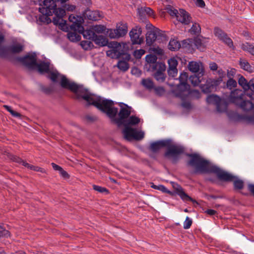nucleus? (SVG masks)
Here are the masks:
<instances>
[{"label":"nucleus","mask_w":254,"mask_h":254,"mask_svg":"<svg viewBox=\"0 0 254 254\" xmlns=\"http://www.w3.org/2000/svg\"><path fill=\"white\" fill-rule=\"evenodd\" d=\"M93 41L96 45L100 47L107 46L108 43V39L102 35H97L96 34Z\"/></svg>","instance_id":"23"},{"label":"nucleus","mask_w":254,"mask_h":254,"mask_svg":"<svg viewBox=\"0 0 254 254\" xmlns=\"http://www.w3.org/2000/svg\"><path fill=\"white\" fill-rule=\"evenodd\" d=\"M42 15H41L39 17V20L42 22L49 23L51 22V19L49 17L50 15L45 14L42 12H40Z\"/></svg>","instance_id":"37"},{"label":"nucleus","mask_w":254,"mask_h":254,"mask_svg":"<svg viewBox=\"0 0 254 254\" xmlns=\"http://www.w3.org/2000/svg\"><path fill=\"white\" fill-rule=\"evenodd\" d=\"M121 110L119 113V122L124 123V119H127L130 114V108L123 103H120Z\"/></svg>","instance_id":"18"},{"label":"nucleus","mask_w":254,"mask_h":254,"mask_svg":"<svg viewBox=\"0 0 254 254\" xmlns=\"http://www.w3.org/2000/svg\"><path fill=\"white\" fill-rule=\"evenodd\" d=\"M168 73L170 77H175L177 75L178 70L177 68H168Z\"/></svg>","instance_id":"48"},{"label":"nucleus","mask_w":254,"mask_h":254,"mask_svg":"<svg viewBox=\"0 0 254 254\" xmlns=\"http://www.w3.org/2000/svg\"><path fill=\"white\" fill-rule=\"evenodd\" d=\"M241 48L245 51L248 52L251 54L254 55V46L246 43L242 44Z\"/></svg>","instance_id":"31"},{"label":"nucleus","mask_w":254,"mask_h":254,"mask_svg":"<svg viewBox=\"0 0 254 254\" xmlns=\"http://www.w3.org/2000/svg\"><path fill=\"white\" fill-rule=\"evenodd\" d=\"M190 80L193 86H197L200 83L201 79H200L197 76L192 75L190 76Z\"/></svg>","instance_id":"39"},{"label":"nucleus","mask_w":254,"mask_h":254,"mask_svg":"<svg viewBox=\"0 0 254 254\" xmlns=\"http://www.w3.org/2000/svg\"><path fill=\"white\" fill-rule=\"evenodd\" d=\"M141 84L145 88L148 90H151L154 88L153 82L149 78L142 79Z\"/></svg>","instance_id":"30"},{"label":"nucleus","mask_w":254,"mask_h":254,"mask_svg":"<svg viewBox=\"0 0 254 254\" xmlns=\"http://www.w3.org/2000/svg\"><path fill=\"white\" fill-rule=\"evenodd\" d=\"M188 92H184L182 91V95L179 96L182 98H184L185 96L190 95L194 98H198L200 97V93L197 90L190 91L189 87L188 88Z\"/></svg>","instance_id":"27"},{"label":"nucleus","mask_w":254,"mask_h":254,"mask_svg":"<svg viewBox=\"0 0 254 254\" xmlns=\"http://www.w3.org/2000/svg\"><path fill=\"white\" fill-rule=\"evenodd\" d=\"M192 224V220L189 217H187L185 221L184 222V228L188 229L190 228Z\"/></svg>","instance_id":"46"},{"label":"nucleus","mask_w":254,"mask_h":254,"mask_svg":"<svg viewBox=\"0 0 254 254\" xmlns=\"http://www.w3.org/2000/svg\"><path fill=\"white\" fill-rule=\"evenodd\" d=\"M91 43L88 41H82L81 42V46L85 50H87L90 47Z\"/></svg>","instance_id":"54"},{"label":"nucleus","mask_w":254,"mask_h":254,"mask_svg":"<svg viewBox=\"0 0 254 254\" xmlns=\"http://www.w3.org/2000/svg\"><path fill=\"white\" fill-rule=\"evenodd\" d=\"M214 34L220 40H222L230 47L233 46V42L232 40L230 38L228 37L227 35L221 29L218 28H215L214 29Z\"/></svg>","instance_id":"17"},{"label":"nucleus","mask_w":254,"mask_h":254,"mask_svg":"<svg viewBox=\"0 0 254 254\" xmlns=\"http://www.w3.org/2000/svg\"><path fill=\"white\" fill-rule=\"evenodd\" d=\"M79 33L82 34L83 37L87 39L92 40L93 41L94 38L96 35V34L93 31L92 28L90 29H87L86 30H84V28L83 27V30L82 31H77Z\"/></svg>","instance_id":"25"},{"label":"nucleus","mask_w":254,"mask_h":254,"mask_svg":"<svg viewBox=\"0 0 254 254\" xmlns=\"http://www.w3.org/2000/svg\"><path fill=\"white\" fill-rule=\"evenodd\" d=\"M10 236L9 232L2 228H0V238L2 237H8Z\"/></svg>","instance_id":"50"},{"label":"nucleus","mask_w":254,"mask_h":254,"mask_svg":"<svg viewBox=\"0 0 254 254\" xmlns=\"http://www.w3.org/2000/svg\"><path fill=\"white\" fill-rule=\"evenodd\" d=\"M212 170L213 173H215L217 175L218 178L221 180L225 181H231L233 180L234 178V176H233L232 175L223 170H221L217 167H214Z\"/></svg>","instance_id":"15"},{"label":"nucleus","mask_w":254,"mask_h":254,"mask_svg":"<svg viewBox=\"0 0 254 254\" xmlns=\"http://www.w3.org/2000/svg\"><path fill=\"white\" fill-rule=\"evenodd\" d=\"M93 189L96 190V191H98L99 192H107L108 190H107V189L105 188H103V187H100V186H95L94 185L93 186Z\"/></svg>","instance_id":"55"},{"label":"nucleus","mask_w":254,"mask_h":254,"mask_svg":"<svg viewBox=\"0 0 254 254\" xmlns=\"http://www.w3.org/2000/svg\"><path fill=\"white\" fill-rule=\"evenodd\" d=\"M91 28L95 33H104L106 30L105 27L102 25H96L95 26H93Z\"/></svg>","instance_id":"36"},{"label":"nucleus","mask_w":254,"mask_h":254,"mask_svg":"<svg viewBox=\"0 0 254 254\" xmlns=\"http://www.w3.org/2000/svg\"><path fill=\"white\" fill-rule=\"evenodd\" d=\"M173 187L176 189L179 195L184 201H194L184 191L181 187L177 184H175Z\"/></svg>","instance_id":"22"},{"label":"nucleus","mask_w":254,"mask_h":254,"mask_svg":"<svg viewBox=\"0 0 254 254\" xmlns=\"http://www.w3.org/2000/svg\"><path fill=\"white\" fill-rule=\"evenodd\" d=\"M118 67L120 69L125 71L128 69L129 65L126 61H120L118 64Z\"/></svg>","instance_id":"33"},{"label":"nucleus","mask_w":254,"mask_h":254,"mask_svg":"<svg viewBox=\"0 0 254 254\" xmlns=\"http://www.w3.org/2000/svg\"><path fill=\"white\" fill-rule=\"evenodd\" d=\"M196 4L200 7H203L205 6V3L203 0H196Z\"/></svg>","instance_id":"60"},{"label":"nucleus","mask_w":254,"mask_h":254,"mask_svg":"<svg viewBox=\"0 0 254 254\" xmlns=\"http://www.w3.org/2000/svg\"><path fill=\"white\" fill-rule=\"evenodd\" d=\"M177 20L182 23L188 24L190 20L189 13L183 9H180L177 15Z\"/></svg>","instance_id":"20"},{"label":"nucleus","mask_w":254,"mask_h":254,"mask_svg":"<svg viewBox=\"0 0 254 254\" xmlns=\"http://www.w3.org/2000/svg\"><path fill=\"white\" fill-rule=\"evenodd\" d=\"M237 85V82L233 78H229L227 82V86L230 89H232Z\"/></svg>","instance_id":"45"},{"label":"nucleus","mask_w":254,"mask_h":254,"mask_svg":"<svg viewBox=\"0 0 254 254\" xmlns=\"http://www.w3.org/2000/svg\"><path fill=\"white\" fill-rule=\"evenodd\" d=\"M38 71L41 73H49V77L54 82H60L63 88L75 92L78 98H82L88 105H93L98 109L105 113L110 118H114L118 112V109L114 107L112 101L105 99L100 96L89 92L82 87L70 82L65 76L60 74L57 71H50L49 64L41 63L35 65Z\"/></svg>","instance_id":"1"},{"label":"nucleus","mask_w":254,"mask_h":254,"mask_svg":"<svg viewBox=\"0 0 254 254\" xmlns=\"http://www.w3.org/2000/svg\"><path fill=\"white\" fill-rule=\"evenodd\" d=\"M10 113L11 114V115H12L14 117H20V115L19 113L13 111V110H12L11 111H10Z\"/></svg>","instance_id":"64"},{"label":"nucleus","mask_w":254,"mask_h":254,"mask_svg":"<svg viewBox=\"0 0 254 254\" xmlns=\"http://www.w3.org/2000/svg\"><path fill=\"white\" fill-rule=\"evenodd\" d=\"M188 77V75L186 72L181 73L179 76L180 83L177 86L176 89L174 91L177 96H181L182 91L188 92V88L189 87V85L186 83Z\"/></svg>","instance_id":"10"},{"label":"nucleus","mask_w":254,"mask_h":254,"mask_svg":"<svg viewBox=\"0 0 254 254\" xmlns=\"http://www.w3.org/2000/svg\"><path fill=\"white\" fill-rule=\"evenodd\" d=\"M68 19L69 21L72 22L70 25V28L75 31H82L83 30V26L82 24L83 22V19L82 17L71 14L69 16Z\"/></svg>","instance_id":"12"},{"label":"nucleus","mask_w":254,"mask_h":254,"mask_svg":"<svg viewBox=\"0 0 254 254\" xmlns=\"http://www.w3.org/2000/svg\"><path fill=\"white\" fill-rule=\"evenodd\" d=\"M206 100L209 104L215 105L218 112L223 113L226 111L227 103L225 99H221L215 95H211L207 97Z\"/></svg>","instance_id":"8"},{"label":"nucleus","mask_w":254,"mask_h":254,"mask_svg":"<svg viewBox=\"0 0 254 254\" xmlns=\"http://www.w3.org/2000/svg\"><path fill=\"white\" fill-rule=\"evenodd\" d=\"M127 32V26L126 23L122 22L117 24L116 28L115 29H108L107 34L111 39H116L125 35Z\"/></svg>","instance_id":"6"},{"label":"nucleus","mask_w":254,"mask_h":254,"mask_svg":"<svg viewBox=\"0 0 254 254\" xmlns=\"http://www.w3.org/2000/svg\"><path fill=\"white\" fill-rule=\"evenodd\" d=\"M168 11L171 16H175L176 17V18H177V15L178 14L179 12L177 9H175L173 8H168Z\"/></svg>","instance_id":"53"},{"label":"nucleus","mask_w":254,"mask_h":254,"mask_svg":"<svg viewBox=\"0 0 254 254\" xmlns=\"http://www.w3.org/2000/svg\"><path fill=\"white\" fill-rule=\"evenodd\" d=\"M10 50L12 53H18L23 50V46L20 44H16L12 46L10 48Z\"/></svg>","instance_id":"40"},{"label":"nucleus","mask_w":254,"mask_h":254,"mask_svg":"<svg viewBox=\"0 0 254 254\" xmlns=\"http://www.w3.org/2000/svg\"><path fill=\"white\" fill-rule=\"evenodd\" d=\"M60 173L61 175L64 178H68L69 177L67 172L64 171L63 169L61 170Z\"/></svg>","instance_id":"61"},{"label":"nucleus","mask_w":254,"mask_h":254,"mask_svg":"<svg viewBox=\"0 0 254 254\" xmlns=\"http://www.w3.org/2000/svg\"><path fill=\"white\" fill-rule=\"evenodd\" d=\"M157 190H160L163 192H168L167 191V189L164 186L162 185L158 186Z\"/></svg>","instance_id":"62"},{"label":"nucleus","mask_w":254,"mask_h":254,"mask_svg":"<svg viewBox=\"0 0 254 254\" xmlns=\"http://www.w3.org/2000/svg\"><path fill=\"white\" fill-rule=\"evenodd\" d=\"M202 67V64L200 62H190L188 64V68L192 72H197Z\"/></svg>","instance_id":"24"},{"label":"nucleus","mask_w":254,"mask_h":254,"mask_svg":"<svg viewBox=\"0 0 254 254\" xmlns=\"http://www.w3.org/2000/svg\"><path fill=\"white\" fill-rule=\"evenodd\" d=\"M167 149L165 156L173 162H176L179 158V156L183 152V148L175 144H171L169 141V144L167 147Z\"/></svg>","instance_id":"5"},{"label":"nucleus","mask_w":254,"mask_h":254,"mask_svg":"<svg viewBox=\"0 0 254 254\" xmlns=\"http://www.w3.org/2000/svg\"><path fill=\"white\" fill-rule=\"evenodd\" d=\"M169 144V140H159L151 143L149 148L152 152L155 153L164 147H167Z\"/></svg>","instance_id":"16"},{"label":"nucleus","mask_w":254,"mask_h":254,"mask_svg":"<svg viewBox=\"0 0 254 254\" xmlns=\"http://www.w3.org/2000/svg\"><path fill=\"white\" fill-rule=\"evenodd\" d=\"M248 187L249 190L254 195V185H253V184H249Z\"/></svg>","instance_id":"63"},{"label":"nucleus","mask_w":254,"mask_h":254,"mask_svg":"<svg viewBox=\"0 0 254 254\" xmlns=\"http://www.w3.org/2000/svg\"><path fill=\"white\" fill-rule=\"evenodd\" d=\"M60 0H44L43 2V5L39 8L40 12L44 13L51 14L52 12V9L54 7H56V2L59 1Z\"/></svg>","instance_id":"14"},{"label":"nucleus","mask_w":254,"mask_h":254,"mask_svg":"<svg viewBox=\"0 0 254 254\" xmlns=\"http://www.w3.org/2000/svg\"><path fill=\"white\" fill-rule=\"evenodd\" d=\"M138 12L140 15L141 13L142 14L144 13H146L147 14L149 15H151L153 13L152 10L149 7H141L140 9H138Z\"/></svg>","instance_id":"42"},{"label":"nucleus","mask_w":254,"mask_h":254,"mask_svg":"<svg viewBox=\"0 0 254 254\" xmlns=\"http://www.w3.org/2000/svg\"><path fill=\"white\" fill-rule=\"evenodd\" d=\"M201 30L200 25L197 23H194L190 29V32L193 34H198Z\"/></svg>","instance_id":"34"},{"label":"nucleus","mask_w":254,"mask_h":254,"mask_svg":"<svg viewBox=\"0 0 254 254\" xmlns=\"http://www.w3.org/2000/svg\"><path fill=\"white\" fill-rule=\"evenodd\" d=\"M84 16L85 18H87L89 20L96 21L100 19L102 15L98 11H91L87 9L85 11Z\"/></svg>","instance_id":"21"},{"label":"nucleus","mask_w":254,"mask_h":254,"mask_svg":"<svg viewBox=\"0 0 254 254\" xmlns=\"http://www.w3.org/2000/svg\"><path fill=\"white\" fill-rule=\"evenodd\" d=\"M232 181L234 182V185L235 189H241L243 188L244 185V183L243 181L236 178L234 176L233 180H232Z\"/></svg>","instance_id":"35"},{"label":"nucleus","mask_w":254,"mask_h":254,"mask_svg":"<svg viewBox=\"0 0 254 254\" xmlns=\"http://www.w3.org/2000/svg\"><path fill=\"white\" fill-rule=\"evenodd\" d=\"M236 73V70L234 68H230L227 70V76L229 78H233Z\"/></svg>","instance_id":"52"},{"label":"nucleus","mask_w":254,"mask_h":254,"mask_svg":"<svg viewBox=\"0 0 254 254\" xmlns=\"http://www.w3.org/2000/svg\"><path fill=\"white\" fill-rule=\"evenodd\" d=\"M169 68H177L178 61L175 58H172L168 61Z\"/></svg>","instance_id":"41"},{"label":"nucleus","mask_w":254,"mask_h":254,"mask_svg":"<svg viewBox=\"0 0 254 254\" xmlns=\"http://www.w3.org/2000/svg\"><path fill=\"white\" fill-rule=\"evenodd\" d=\"M205 213L209 215L212 216L216 214V211L213 209H207L205 211Z\"/></svg>","instance_id":"58"},{"label":"nucleus","mask_w":254,"mask_h":254,"mask_svg":"<svg viewBox=\"0 0 254 254\" xmlns=\"http://www.w3.org/2000/svg\"><path fill=\"white\" fill-rule=\"evenodd\" d=\"M146 61L148 63L154 64L157 61V57L155 55H149L146 56Z\"/></svg>","instance_id":"44"},{"label":"nucleus","mask_w":254,"mask_h":254,"mask_svg":"<svg viewBox=\"0 0 254 254\" xmlns=\"http://www.w3.org/2000/svg\"><path fill=\"white\" fill-rule=\"evenodd\" d=\"M246 94L241 90L236 89L232 91L229 97V101L239 106L244 110L249 111L254 109V104L250 101L245 100ZM254 123V116L251 119Z\"/></svg>","instance_id":"3"},{"label":"nucleus","mask_w":254,"mask_h":254,"mask_svg":"<svg viewBox=\"0 0 254 254\" xmlns=\"http://www.w3.org/2000/svg\"><path fill=\"white\" fill-rule=\"evenodd\" d=\"M200 88L202 90V91L205 93H207L211 91L210 88L211 86H209L207 84H204L200 86Z\"/></svg>","instance_id":"51"},{"label":"nucleus","mask_w":254,"mask_h":254,"mask_svg":"<svg viewBox=\"0 0 254 254\" xmlns=\"http://www.w3.org/2000/svg\"><path fill=\"white\" fill-rule=\"evenodd\" d=\"M154 90L155 93L160 96L163 95L165 92L164 88L162 87H156L154 88Z\"/></svg>","instance_id":"49"},{"label":"nucleus","mask_w":254,"mask_h":254,"mask_svg":"<svg viewBox=\"0 0 254 254\" xmlns=\"http://www.w3.org/2000/svg\"><path fill=\"white\" fill-rule=\"evenodd\" d=\"M145 53V51L143 49L137 50L133 52L134 56L137 59H140Z\"/></svg>","instance_id":"47"},{"label":"nucleus","mask_w":254,"mask_h":254,"mask_svg":"<svg viewBox=\"0 0 254 254\" xmlns=\"http://www.w3.org/2000/svg\"><path fill=\"white\" fill-rule=\"evenodd\" d=\"M160 37H161L163 41H167L166 36L162 34L158 29L148 31L146 34V44L149 46L151 45L156 40H158Z\"/></svg>","instance_id":"11"},{"label":"nucleus","mask_w":254,"mask_h":254,"mask_svg":"<svg viewBox=\"0 0 254 254\" xmlns=\"http://www.w3.org/2000/svg\"><path fill=\"white\" fill-rule=\"evenodd\" d=\"M154 77L159 82H163L165 79L164 73L160 71H157L154 74Z\"/></svg>","instance_id":"38"},{"label":"nucleus","mask_w":254,"mask_h":254,"mask_svg":"<svg viewBox=\"0 0 254 254\" xmlns=\"http://www.w3.org/2000/svg\"><path fill=\"white\" fill-rule=\"evenodd\" d=\"M107 55L111 58H118L119 57V53L115 49H112L107 51Z\"/></svg>","instance_id":"43"},{"label":"nucleus","mask_w":254,"mask_h":254,"mask_svg":"<svg viewBox=\"0 0 254 254\" xmlns=\"http://www.w3.org/2000/svg\"><path fill=\"white\" fill-rule=\"evenodd\" d=\"M52 10V12L51 11V14H46L52 15L54 13L57 16V18L53 19V22L56 25H59L62 30H64L67 28L66 21L63 20L62 18L65 15V9L62 8H57L56 7H54Z\"/></svg>","instance_id":"7"},{"label":"nucleus","mask_w":254,"mask_h":254,"mask_svg":"<svg viewBox=\"0 0 254 254\" xmlns=\"http://www.w3.org/2000/svg\"><path fill=\"white\" fill-rule=\"evenodd\" d=\"M181 45L180 43L175 39L171 40L168 45V48L171 51H175L180 49Z\"/></svg>","instance_id":"29"},{"label":"nucleus","mask_w":254,"mask_h":254,"mask_svg":"<svg viewBox=\"0 0 254 254\" xmlns=\"http://www.w3.org/2000/svg\"><path fill=\"white\" fill-rule=\"evenodd\" d=\"M75 8V6L74 5L66 4L64 5V9L69 11H72Z\"/></svg>","instance_id":"57"},{"label":"nucleus","mask_w":254,"mask_h":254,"mask_svg":"<svg viewBox=\"0 0 254 254\" xmlns=\"http://www.w3.org/2000/svg\"><path fill=\"white\" fill-rule=\"evenodd\" d=\"M240 64L241 68L250 72H252L254 70V67L246 60L241 59L240 61Z\"/></svg>","instance_id":"28"},{"label":"nucleus","mask_w":254,"mask_h":254,"mask_svg":"<svg viewBox=\"0 0 254 254\" xmlns=\"http://www.w3.org/2000/svg\"><path fill=\"white\" fill-rule=\"evenodd\" d=\"M142 31L139 26H135L129 32L131 40L133 44H141L143 42V38L140 37Z\"/></svg>","instance_id":"13"},{"label":"nucleus","mask_w":254,"mask_h":254,"mask_svg":"<svg viewBox=\"0 0 254 254\" xmlns=\"http://www.w3.org/2000/svg\"><path fill=\"white\" fill-rule=\"evenodd\" d=\"M209 67L212 70H216L218 68V66L216 63H211L209 64Z\"/></svg>","instance_id":"59"},{"label":"nucleus","mask_w":254,"mask_h":254,"mask_svg":"<svg viewBox=\"0 0 254 254\" xmlns=\"http://www.w3.org/2000/svg\"><path fill=\"white\" fill-rule=\"evenodd\" d=\"M140 122V119L134 116H130L127 121H125L124 125L125 128L123 130L124 137L127 140H131L132 139L141 140L144 136V132L137 131L136 129L129 127L128 126L135 125Z\"/></svg>","instance_id":"2"},{"label":"nucleus","mask_w":254,"mask_h":254,"mask_svg":"<svg viewBox=\"0 0 254 254\" xmlns=\"http://www.w3.org/2000/svg\"><path fill=\"white\" fill-rule=\"evenodd\" d=\"M21 62L27 66L33 67L36 65V59L35 54L28 55L22 59Z\"/></svg>","instance_id":"19"},{"label":"nucleus","mask_w":254,"mask_h":254,"mask_svg":"<svg viewBox=\"0 0 254 254\" xmlns=\"http://www.w3.org/2000/svg\"><path fill=\"white\" fill-rule=\"evenodd\" d=\"M67 37L72 42L78 41L80 40V36L75 32L68 33L67 34Z\"/></svg>","instance_id":"32"},{"label":"nucleus","mask_w":254,"mask_h":254,"mask_svg":"<svg viewBox=\"0 0 254 254\" xmlns=\"http://www.w3.org/2000/svg\"><path fill=\"white\" fill-rule=\"evenodd\" d=\"M13 160L14 161H16V162H17L19 163H21L23 165L27 167V168H29L31 170H34L35 171H40L41 172H43V169L42 168H39L38 167H36V166H34L32 165H30L29 164H28L27 163L25 162L23 160H21L20 158H19L17 157H14L13 158Z\"/></svg>","instance_id":"26"},{"label":"nucleus","mask_w":254,"mask_h":254,"mask_svg":"<svg viewBox=\"0 0 254 254\" xmlns=\"http://www.w3.org/2000/svg\"><path fill=\"white\" fill-rule=\"evenodd\" d=\"M238 83L245 91L251 90V93H247V95L251 99H254V78L248 82L243 76H241L239 78Z\"/></svg>","instance_id":"9"},{"label":"nucleus","mask_w":254,"mask_h":254,"mask_svg":"<svg viewBox=\"0 0 254 254\" xmlns=\"http://www.w3.org/2000/svg\"><path fill=\"white\" fill-rule=\"evenodd\" d=\"M131 72L132 74L136 76H139L141 74V71L137 67H133L131 69Z\"/></svg>","instance_id":"56"},{"label":"nucleus","mask_w":254,"mask_h":254,"mask_svg":"<svg viewBox=\"0 0 254 254\" xmlns=\"http://www.w3.org/2000/svg\"><path fill=\"white\" fill-rule=\"evenodd\" d=\"M189 156L191 158L189 164L195 167L196 173L213 172L212 170L216 167L211 165L199 155L194 154L189 155Z\"/></svg>","instance_id":"4"}]
</instances>
